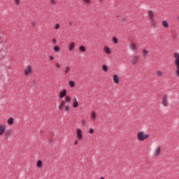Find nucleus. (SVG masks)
Returning a JSON list of instances; mask_svg holds the SVG:
<instances>
[{
    "label": "nucleus",
    "mask_w": 179,
    "mask_h": 179,
    "mask_svg": "<svg viewBox=\"0 0 179 179\" xmlns=\"http://www.w3.org/2000/svg\"><path fill=\"white\" fill-rule=\"evenodd\" d=\"M73 48H75V43L72 42L69 46V51H72Z\"/></svg>",
    "instance_id": "obj_14"
},
{
    "label": "nucleus",
    "mask_w": 179,
    "mask_h": 179,
    "mask_svg": "<svg viewBox=\"0 0 179 179\" xmlns=\"http://www.w3.org/2000/svg\"><path fill=\"white\" fill-rule=\"evenodd\" d=\"M30 72H31V67L27 66V69L24 70V73L27 76L29 73H30Z\"/></svg>",
    "instance_id": "obj_11"
},
{
    "label": "nucleus",
    "mask_w": 179,
    "mask_h": 179,
    "mask_svg": "<svg viewBox=\"0 0 179 179\" xmlns=\"http://www.w3.org/2000/svg\"><path fill=\"white\" fill-rule=\"evenodd\" d=\"M6 128V126L5 124L0 125V136L3 135V134H5Z\"/></svg>",
    "instance_id": "obj_5"
},
{
    "label": "nucleus",
    "mask_w": 179,
    "mask_h": 179,
    "mask_svg": "<svg viewBox=\"0 0 179 179\" xmlns=\"http://www.w3.org/2000/svg\"><path fill=\"white\" fill-rule=\"evenodd\" d=\"M162 150V148L159 146L155 150V156H159L160 155V151Z\"/></svg>",
    "instance_id": "obj_13"
},
{
    "label": "nucleus",
    "mask_w": 179,
    "mask_h": 179,
    "mask_svg": "<svg viewBox=\"0 0 179 179\" xmlns=\"http://www.w3.org/2000/svg\"><path fill=\"white\" fill-rule=\"evenodd\" d=\"M113 82L115 83H120V77H118V75H113Z\"/></svg>",
    "instance_id": "obj_8"
},
{
    "label": "nucleus",
    "mask_w": 179,
    "mask_h": 179,
    "mask_svg": "<svg viewBox=\"0 0 179 179\" xmlns=\"http://www.w3.org/2000/svg\"><path fill=\"white\" fill-rule=\"evenodd\" d=\"M55 29H56V30H58V29H59V24H56Z\"/></svg>",
    "instance_id": "obj_33"
},
{
    "label": "nucleus",
    "mask_w": 179,
    "mask_h": 179,
    "mask_svg": "<svg viewBox=\"0 0 179 179\" xmlns=\"http://www.w3.org/2000/svg\"><path fill=\"white\" fill-rule=\"evenodd\" d=\"M37 167L40 168L43 166V162L41 160H38L36 164Z\"/></svg>",
    "instance_id": "obj_19"
},
{
    "label": "nucleus",
    "mask_w": 179,
    "mask_h": 179,
    "mask_svg": "<svg viewBox=\"0 0 179 179\" xmlns=\"http://www.w3.org/2000/svg\"><path fill=\"white\" fill-rule=\"evenodd\" d=\"M113 41L115 44H117V43H118V39L117 38V37H113Z\"/></svg>",
    "instance_id": "obj_27"
},
{
    "label": "nucleus",
    "mask_w": 179,
    "mask_h": 179,
    "mask_svg": "<svg viewBox=\"0 0 179 179\" xmlns=\"http://www.w3.org/2000/svg\"><path fill=\"white\" fill-rule=\"evenodd\" d=\"M138 56H134L131 60V62L132 63L133 65H135L136 62H138Z\"/></svg>",
    "instance_id": "obj_10"
},
{
    "label": "nucleus",
    "mask_w": 179,
    "mask_h": 179,
    "mask_svg": "<svg viewBox=\"0 0 179 179\" xmlns=\"http://www.w3.org/2000/svg\"><path fill=\"white\" fill-rule=\"evenodd\" d=\"M85 3H90L92 2V0H83Z\"/></svg>",
    "instance_id": "obj_32"
},
{
    "label": "nucleus",
    "mask_w": 179,
    "mask_h": 179,
    "mask_svg": "<svg viewBox=\"0 0 179 179\" xmlns=\"http://www.w3.org/2000/svg\"><path fill=\"white\" fill-rule=\"evenodd\" d=\"M167 95L164 94L162 97V104L164 106V107H167L169 106V101H167Z\"/></svg>",
    "instance_id": "obj_3"
},
{
    "label": "nucleus",
    "mask_w": 179,
    "mask_h": 179,
    "mask_svg": "<svg viewBox=\"0 0 179 179\" xmlns=\"http://www.w3.org/2000/svg\"><path fill=\"white\" fill-rule=\"evenodd\" d=\"M104 51L107 54H111V50L110 49V48H108L107 46H104Z\"/></svg>",
    "instance_id": "obj_15"
},
{
    "label": "nucleus",
    "mask_w": 179,
    "mask_h": 179,
    "mask_svg": "<svg viewBox=\"0 0 179 179\" xmlns=\"http://www.w3.org/2000/svg\"><path fill=\"white\" fill-rule=\"evenodd\" d=\"M51 3H55V1H54V0H51Z\"/></svg>",
    "instance_id": "obj_42"
},
{
    "label": "nucleus",
    "mask_w": 179,
    "mask_h": 179,
    "mask_svg": "<svg viewBox=\"0 0 179 179\" xmlns=\"http://www.w3.org/2000/svg\"><path fill=\"white\" fill-rule=\"evenodd\" d=\"M81 124H82L83 125H85V124H86V122H85V120H83V121L81 122Z\"/></svg>",
    "instance_id": "obj_39"
},
{
    "label": "nucleus",
    "mask_w": 179,
    "mask_h": 179,
    "mask_svg": "<svg viewBox=\"0 0 179 179\" xmlns=\"http://www.w3.org/2000/svg\"><path fill=\"white\" fill-rule=\"evenodd\" d=\"M65 101H66V103H69V101H71V97H69L68 96H66Z\"/></svg>",
    "instance_id": "obj_28"
},
{
    "label": "nucleus",
    "mask_w": 179,
    "mask_h": 179,
    "mask_svg": "<svg viewBox=\"0 0 179 179\" xmlns=\"http://www.w3.org/2000/svg\"><path fill=\"white\" fill-rule=\"evenodd\" d=\"M65 111H66V112L69 111V106H66L65 107Z\"/></svg>",
    "instance_id": "obj_35"
},
{
    "label": "nucleus",
    "mask_w": 179,
    "mask_h": 179,
    "mask_svg": "<svg viewBox=\"0 0 179 179\" xmlns=\"http://www.w3.org/2000/svg\"><path fill=\"white\" fill-rule=\"evenodd\" d=\"M16 5H19L20 3V0H15Z\"/></svg>",
    "instance_id": "obj_34"
},
{
    "label": "nucleus",
    "mask_w": 179,
    "mask_h": 179,
    "mask_svg": "<svg viewBox=\"0 0 179 179\" xmlns=\"http://www.w3.org/2000/svg\"><path fill=\"white\" fill-rule=\"evenodd\" d=\"M131 48H132L133 50H136V45H135V43H131Z\"/></svg>",
    "instance_id": "obj_29"
},
{
    "label": "nucleus",
    "mask_w": 179,
    "mask_h": 179,
    "mask_svg": "<svg viewBox=\"0 0 179 179\" xmlns=\"http://www.w3.org/2000/svg\"><path fill=\"white\" fill-rule=\"evenodd\" d=\"M78 106H79V103H78V100L76 99H75L73 103V107H74V108H76V107H78Z\"/></svg>",
    "instance_id": "obj_16"
},
{
    "label": "nucleus",
    "mask_w": 179,
    "mask_h": 179,
    "mask_svg": "<svg viewBox=\"0 0 179 179\" xmlns=\"http://www.w3.org/2000/svg\"><path fill=\"white\" fill-rule=\"evenodd\" d=\"M31 25L34 27V26H36V23L34 22H32Z\"/></svg>",
    "instance_id": "obj_41"
},
{
    "label": "nucleus",
    "mask_w": 179,
    "mask_h": 179,
    "mask_svg": "<svg viewBox=\"0 0 179 179\" xmlns=\"http://www.w3.org/2000/svg\"><path fill=\"white\" fill-rule=\"evenodd\" d=\"M77 138L78 141H82L83 136H82V130L80 129H77Z\"/></svg>",
    "instance_id": "obj_4"
},
{
    "label": "nucleus",
    "mask_w": 179,
    "mask_h": 179,
    "mask_svg": "<svg viewBox=\"0 0 179 179\" xmlns=\"http://www.w3.org/2000/svg\"><path fill=\"white\" fill-rule=\"evenodd\" d=\"M101 1H103V0H101Z\"/></svg>",
    "instance_id": "obj_45"
},
{
    "label": "nucleus",
    "mask_w": 179,
    "mask_h": 179,
    "mask_svg": "<svg viewBox=\"0 0 179 179\" xmlns=\"http://www.w3.org/2000/svg\"><path fill=\"white\" fill-rule=\"evenodd\" d=\"M122 22H125V20H126L125 17H123V18L122 19Z\"/></svg>",
    "instance_id": "obj_43"
},
{
    "label": "nucleus",
    "mask_w": 179,
    "mask_h": 179,
    "mask_svg": "<svg viewBox=\"0 0 179 179\" xmlns=\"http://www.w3.org/2000/svg\"><path fill=\"white\" fill-rule=\"evenodd\" d=\"M8 125H12L13 124V117H10L8 120Z\"/></svg>",
    "instance_id": "obj_18"
},
{
    "label": "nucleus",
    "mask_w": 179,
    "mask_h": 179,
    "mask_svg": "<svg viewBox=\"0 0 179 179\" xmlns=\"http://www.w3.org/2000/svg\"><path fill=\"white\" fill-rule=\"evenodd\" d=\"M69 86H71V87H75V83L72 80H70L69 82Z\"/></svg>",
    "instance_id": "obj_23"
},
{
    "label": "nucleus",
    "mask_w": 179,
    "mask_h": 179,
    "mask_svg": "<svg viewBox=\"0 0 179 179\" xmlns=\"http://www.w3.org/2000/svg\"><path fill=\"white\" fill-rule=\"evenodd\" d=\"M94 132V130L93 129H90V131H89V133L90 134H93Z\"/></svg>",
    "instance_id": "obj_36"
},
{
    "label": "nucleus",
    "mask_w": 179,
    "mask_h": 179,
    "mask_svg": "<svg viewBox=\"0 0 179 179\" xmlns=\"http://www.w3.org/2000/svg\"><path fill=\"white\" fill-rule=\"evenodd\" d=\"M162 25L164 26V27H169V22H167V21H166V20H164L163 22H162Z\"/></svg>",
    "instance_id": "obj_20"
},
{
    "label": "nucleus",
    "mask_w": 179,
    "mask_h": 179,
    "mask_svg": "<svg viewBox=\"0 0 179 179\" xmlns=\"http://www.w3.org/2000/svg\"><path fill=\"white\" fill-rule=\"evenodd\" d=\"M92 120H95L96 119V112L92 111Z\"/></svg>",
    "instance_id": "obj_26"
},
{
    "label": "nucleus",
    "mask_w": 179,
    "mask_h": 179,
    "mask_svg": "<svg viewBox=\"0 0 179 179\" xmlns=\"http://www.w3.org/2000/svg\"><path fill=\"white\" fill-rule=\"evenodd\" d=\"M149 19H155V14L153 13V11L152 10H148V12Z\"/></svg>",
    "instance_id": "obj_7"
},
{
    "label": "nucleus",
    "mask_w": 179,
    "mask_h": 179,
    "mask_svg": "<svg viewBox=\"0 0 179 179\" xmlns=\"http://www.w3.org/2000/svg\"><path fill=\"white\" fill-rule=\"evenodd\" d=\"M12 135V131L10 130H7L5 132V139H8L9 136Z\"/></svg>",
    "instance_id": "obj_9"
},
{
    "label": "nucleus",
    "mask_w": 179,
    "mask_h": 179,
    "mask_svg": "<svg viewBox=\"0 0 179 179\" xmlns=\"http://www.w3.org/2000/svg\"><path fill=\"white\" fill-rule=\"evenodd\" d=\"M149 138V134H145L143 131H140L137 134V139L142 142V141H145V139H148Z\"/></svg>",
    "instance_id": "obj_2"
},
{
    "label": "nucleus",
    "mask_w": 179,
    "mask_h": 179,
    "mask_svg": "<svg viewBox=\"0 0 179 179\" xmlns=\"http://www.w3.org/2000/svg\"><path fill=\"white\" fill-rule=\"evenodd\" d=\"M65 107V101H62L61 104L59 105V110H62Z\"/></svg>",
    "instance_id": "obj_17"
},
{
    "label": "nucleus",
    "mask_w": 179,
    "mask_h": 179,
    "mask_svg": "<svg viewBox=\"0 0 179 179\" xmlns=\"http://www.w3.org/2000/svg\"><path fill=\"white\" fill-rule=\"evenodd\" d=\"M53 42L54 43H57V40L56 39H53Z\"/></svg>",
    "instance_id": "obj_44"
},
{
    "label": "nucleus",
    "mask_w": 179,
    "mask_h": 179,
    "mask_svg": "<svg viewBox=\"0 0 179 179\" xmlns=\"http://www.w3.org/2000/svg\"><path fill=\"white\" fill-rule=\"evenodd\" d=\"M102 69H103V71H104V72H107L108 68L107 67V66L106 64H103L102 66Z\"/></svg>",
    "instance_id": "obj_24"
},
{
    "label": "nucleus",
    "mask_w": 179,
    "mask_h": 179,
    "mask_svg": "<svg viewBox=\"0 0 179 179\" xmlns=\"http://www.w3.org/2000/svg\"><path fill=\"white\" fill-rule=\"evenodd\" d=\"M66 96V90H63L60 92L59 97L60 99H64Z\"/></svg>",
    "instance_id": "obj_6"
},
{
    "label": "nucleus",
    "mask_w": 179,
    "mask_h": 179,
    "mask_svg": "<svg viewBox=\"0 0 179 179\" xmlns=\"http://www.w3.org/2000/svg\"><path fill=\"white\" fill-rule=\"evenodd\" d=\"M78 140H75V141H74V145H78Z\"/></svg>",
    "instance_id": "obj_38"
},
{
    "label": "nucleus",
    "mask_w": 179,
    "mask_h": 179,
    "mask_svg": "<svg viewBox=\"0 0 179 179\" xmlns=\"http://www.w3.org/2000/svg\"><path fill=\"white\" fill-rule=\"evenodd\" d=\"M50 61H52V59H54V57L50 56Z\"/></svg>",
    "instance_id": "obj_40"
},
{
    "label": "nucleus",
    "mask_w": 179,
    "mask_h": 179,
    "mask_svg": "<svg viewBox=\"0 0 179 179\" xmlns=\"http://www.w3.org/2000/svg\"><path fill=\"white\" fill-rule=\"evenodd\" d=\"M79 50H80V51H82L83 52H85V51H86V48L83 45L80 46Z\"/></svg>",
    "instance_id": "obj_21"
},
{
    "label": "nucleus",
    "mask_w": 179,
    "mask_h": 179,
    "mask_svg": "<svg viewBox=\"0 0 179 179\" xmlns=\"http://www.w3.org/2000/svg\"><path fill=\"white\" fill-rule=\"evenodd\" d=\"M69 71H71V68L69 67V66H66L64 72L66 73H68V72H69Z\"/></svg>",
    "instance_id": "obj_25"
},
{
    "label": "nucleus",
    "mask_w": 179,
    "mask_h": 179,
    "mask_svg": "<svg viewBox=\"0 0 179 179\" xmlns=\"http://www.w3.org/2000/svg\"><path fill=\"white\" fill-rule=\"evenodd\" d=\"M174 58H176L175 59V64L176 66V76L179 78V53L175 52Z\"/></svg>",
    "instance_id": "obj_1"
},
{
    "label": "nucleus",
    "mask_w": 179,
    "mask_h": 179,
    "mask_svg": "<svg viewBox=\"0 0 179 179\" xmlns=\"http://www.w3.org/2000/svg\"><path fill=\"white\" fill-rule=\"evenodd\" d=\"M162 73H163L162 71H160L159 70L157 71V75L158 76H162Z\"/></svg>",
    "instance_id": "obj_31"
},
{
    "label": "nucleus",
    "mask_w": 179,
    "mask_h": 179,
    "mask_svg": "<svg viewBox=\"0 0 179 179\" xmlns=\"http://www.w3.org/2000/svg\"><path fill=\"white\" fill-rule=\"evenodd\" d=\"M54 50L55 51V52H58V51H59V48L58 46H55Z\"/></svg>",
    "instance_id": "obj_30"
},
{
    "label": "nucleus",
    "mask_w": 179,
    "mask_h": 179,
    "mask_svg": "<svg viewBox=\"0 0 179 179\" xmlns=\"http://www.w3.org/2000/svg\"><path fill=\"white\" fill-rule=\"evenodd\" d=\"M55 66H56L57 68H60V67H61V66L59 65V63H56V64H55Z\"/></svg>",
    "instance_id": "obj_37"
},
{
    "label": "nucleus",
    "mask_w": 179,
    "mask_h": 179,
    "mask_svg": "<svg viewBox=\"0 0 179 179\" xmlns=\"http://www.w3.org/2000/svg\"><path fill=\"white\" fill-rule=\"evenodd\" d=\"M149 54V52L145 49L143 50V57H146Z\"/></svg>",
    "instance_id": "obj_22"
},
{
    "label": "nucleus",
    "mask_w": 179,
    "mask_h": 179,
    "mask_svg": "<svg viewBox=\"0 0 179 179\" xmlns=\"http://www.w3.org/2000/svg\"><path fill=\"white\" fill-rule=\"evenodd\" d=\"M150 22L151 26H154L155 27V26H156L157 24L156 21L155 20V18L150 19Z\"/></svg>",
    "instance_id": "obj_12"
}]
</instances>
